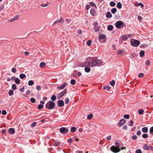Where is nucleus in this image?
Masks as SVG:
<instances>
[{"label": "nucleus", "mask_w": 153, "mask_h": 153, "mask_svg": "<svg viewBox=\"0 0 153 153\" xmlns=\"http://www.w3.org/2000/svg\"><path fill=\"white\" fill-rule=\"evenodd\" d=\"M113 29V26L112 25H110L108 26L107 29L109 31H111Z\"/></svg>", "instance_id": "nucleus-20"}, {"label": "nucleus", "mask_w": 153, "mask_h": 153, "mask_svg": "<svg viewBox=\"0 0 153 153\" xmlns=\"http://www.w3.org/2000/svg\"><path fill=\"white\" fill-rule=\"evenodd\" d=\"M12 72L13 73H15L16 71V68H13L12 69Z\"/></svg>", "instance_id": "nucleus-47"}, {"label": "nucleus", "mask_w": 153, "mask_h": 153, "mask_svg": "<svg viewBox=\"0 0 153 153\" xmlns=\"http://www.w3.org/2000/svg\"><path fill=\"white\" fill-rule=\"evenodd\" d=\"M150 133L151 134H153V126L151 127L149 130Z\"/></svg>", "instance_id": "nucleus-45"}, {"label": "nucleus", "mask_w": 153, "mask_h": 153, "mask_svg": "<svg viewBox=\"0 0 153 153\" xmlns=\"http://www.w3.org/2000/svg\"><path fill=\"white\" fill-rule=\"evenodd\" d=\"M106 37L105 35L103 34H100L99 35L98 39L100 42L105 43L106 42Z\"/></svg>", "instance_id": "nucleus-5"}, {"label": "nucleus", "mask_w": 153, "mask_h": 153, "mask_svg": "<svg viewBox=\"0 0 153 153\" xmlns=\"http://www.w3.org/2000/svg\"><path fill=\"white\" fill-rule=\"evenodd\" d=\"M84 69L85 71L87 73L89 72L91 70L90 68L88 67H85Z\"/></svg>", "instance_id": "nucleus-24"}, {"label": "nucleus", "mask_w": 153, "mask_h": 153, "mask_svg": "<svg viewBox=\"0 0 153 153\" xmlns=\"http://www.w3.org/2000/svg\"><path fill=\"white\" fill-rule=\"evenodd\" d=\"M85 64V66L91 67L99 66L104 64L103 62L101 60L94 59H92L91 61L87 62Z\"/></svg>", "instance_id": "nucleus-1"}, {"label": "nucleus", "mask_w": 153, "mask_h": 153, "mask_svg": "<svg viewBox=\"0 0 153 153\" xmlns=\"http://www.w3.org/2000/svg\"><path fill=\"white\" fill-rule=\"evenodd\" d=\"M2 114L3 115H6V114H7V112H6V111L5 110H3L2 111Z\"/></svg>", "instance_id": "nucleus-53"}, {"label": "nucleus", "mask_w": 153, "mask_h": 153, "mask_svg": "<svg viewBox=\"0 0 153 153\" xmlns=\"http://www.w3.org/2000/svg\"><path fill=\"white\" fill-rule=\"evenodd\" d=\"M43 107V106L42 104H39L38 107V108L39 109H42Z\"/></svg>", "instance_id": "nucleus-48"}, {"label": "nucleus", "mask_w": 153, "mask_h": 153, "mask_svg": "<svg viewBox=\"0 0 153 153\" xmlns=\"http://www.w3.org/2000/svg\"><path fill=\"white\" fill-rule=\"evenodd\" d=\"M145 52L144 51H141L140 53V57L143 56L144 55Z\"/></svg>", "instance_id": "nucleus-33"}, {"label": "nucleus", "mask_w": 153, "mask_h": 153, "mask_svg": "<svg viewBox=\"0 0 153 153\" xmlns=\"http://www.w3.org/2000/svg\"><path fill=\"white\" fill-rule=\"evenodd\" d=\"M12 88L14 90L16 89V86L15 84H13L12 86Z\"/></svg>", "instance_id": "nucleus-40"}, {"label": "nucleus", "mask_w": 153, "mask_h": 153, "mask_svg": "<svg viewBox=\"0 0 153 153\" xmlns=\"http://www.w3.org/2000/svg\"><path fill=\"white\" fill-rule=\"evenodd\" d=\"M67 85L66 82H65L64 84L61 86H58L57 88L59 90H62L65 88Z\"/></svg>", "instance_id": "nucleus-13"}, {"label": "nucleus", "mask_w": 153, "mask_h": 153, "mask_svg": "<svg viewBox=\"0 0 153 153\" xmlns=\"http://www.w3.org/2000/svg\"><path fill=\"white\" fill-rule=\"evenodd\" d=\"M76 80L74 79H72L71 80V83L72 85H74L75 84Z\"/></svg>", "instance_id": "nucleus-38"}, {"label": "nucleus", "mask_w": 153, "mask_h": 153, "mask_svg": "<svg viewBox=\"0 0 153 153\" xmlns=\"http://www.w3.org/2000/svg\"><path fill=\"white\" fill-rule=\"evenodd\" d=\"M106 16L108 18H110L112 17V15L109 11H108L106 14Z\"/></svg>", "instance_id": "nucleus-17"}, {"label": "nucleus", "mask_w": 153, "mask_h": 153, "mask_svg": "<svg viewBox=\"0 0 153 153\" xmlns=\"http://www.w3.org/2000/svg\"><path fill=\"white\" fill-rule=\"evenodd\" d=\"M15 82L17 84H19L20 83V80L18 78H16L15 79Z\"/></svg>", "instance_id": "nucleus-28"}, {"label": "nucleus", "mask_w": 153, "mask_h": 153, "mask_svg": "<svg viewBox=\"0 0 153 153\" xmlns=\"http://www.w3.org/2000/svg\"><path fill=\"white\" fill-rule=\"evenodd\" d=\"M144 112V111L143 109H140L138 111V113L139 114L141 115L143 114Z\"/></svg>", "instance_id": "nucleus-39"}, {"label": "nucleus", "mask_w": 153, "mask_h": 153, "mask_svg": "<svg viewBox=\"0 0 153 153\" xmlns=\"http://www.w3.org/2000/svg\"><path fill=\"white\" fill-rule=\"evenodd\" d=\"M115 81L114 80H112L110 82V85L112 86H114L115 85Z\"/></svg>", "instance_id": "nucleus-41"}, {"label": "nucleus", "mask_w": 153, "mask_h": 153, "mask_svg": "<svg viewBox=\"0 0 153 153\" xmlns=\"http://www.w3.org/2000/svg\"><path fill=\"white\" fill-rule=\"evenodd\" d=\"M103 88L106 91H109L111 88L109 86H105L103 87Z\"/></svg>", "instance_id": "nucleus-27"}, {"label": "nucleus", "mask_w": 153, "mask_h": 153, "mask_svg": "<svg viewBox=\"0 0 153 153\" xmlns=\"http://www.w3.org/2000/svg\"><path fill=\"white\" fill-rule=\"evenodd\" d=\"M135 6H140L141 7H143L144 6L143 4L142 3H136L134 4Z\"/></svg>", "instance_id": "nucleus-23"}, {"label": "nucleus", "mask_w": 153, "mask_h": 153, "mask_svg": "<svg viewBox=\"0 0 153 153\" xmlns=\"http://www.w3.org/2000/svg\"><path fill=\"white\" fill-rule=\"evenodd\" d=\"M4 8V5H3L0 6V11L1 10H3Z\"/></svg>", "instance_id": "nucleus-61"}, {"label": "nucleus", "mask_w": 153, "mask_h": 153, "mask_svg": "<svg viewBox=\"0 0 153 153\" xmlns=\"http://www.w3.org/2000/svg\"><path fill=\"white\" fill-rule=\"evenodd\" d=\"M68 131V129L66 127H62L59 129V131L60 132L63 134L67 133Z\"/></svg>", "instance_id": "nucleus-8"}, {"label": "nucleus", "mask_w": 153, "mask_h": 153, "mask_svg": "<svg viewBox=\"0 0 153 153\" xmlns=\"http://www.w3.org/2000/svg\"><path fill=\"white\" fill-rule=\"evenodd\" d=\"M127 128V126L126 125H125L123 127V129L124 130H126Z\"/></svg>", "instance_id": "nucleus-59"}, {"label": "nucleus", "mask_w": 153, "mask_h": 153, "mask_svg": "<svg viewBox=\"0 0 153 153\" xmlns=\"http://www.w3.org/2000/svg\"><path fill=\"white\" fill-rule=\"evenodd\" d=\"M69 101V99L68 98H66L65 99V102L66 104H68Z\"/></svg>", "instance_id": "nucleus-49"}, {"label": "nucleus", "mask_w": 153, "mask_h": 153, "mask_svg": "<svg viewBox=\"0 0 153 153\" xmlns=\"http://www.w3.org/2000/svg\"><path fill=\"white\" fill-rule=\"evenodd\" d=\"M13 92L12 90H10L8 92V94L9 96H11L13 95Z\"/></svg>", "instance_id": "nucleus-36"}, {"label": "nucleus", "mask_w": 153, "mask_h": 153, "mask_svg": "<svg viewBox=\"0 0 153 153\" xmlns=\"http://www.w3.org/2000/svg\"><path fill=\"white\" fill-rule=\"evenodd\" d=\"M141 134V132L140 130H139L137 132V134L139 136Z\"/></svg>", "instance_id": "nucleus-58"}, {"label": "nucleus", "mask_w": 153, "mask_h": 153, "mask_svg": "<svg viewBox=\"0 0 153 153\" xmlns=\"http://www.w3.org/2000/svg\"><path fill=\"white\" fill-rule=\"evenodd\" d=\"M124 23L120 21H119L116 22L115 24V27L118 29H120L123 27Z\"/></svg>", "instance_id": "nucleus-6"}, {"label": "nucleus", "mask_w": 153, "mask_h": 153, "mask_svg": "<svg viewBox=\"0 0 153 153\" xmlns=\"http://www.w3.org/2000/svg\"><path fill=\"white\" fill-rule=\"evenodd\" d=\"M126 120L124 118L120 119V122L118 123V126L120 127L121 126L126 123Z\"/></svg>", "instance_id": "nucleus-10"}, {"label": "nucleus", "mask_w": 153, "mask_h": 153, "mask_svg": "<svg viewBox=\"0 0 153 153\" xmlns=\"http://www.w3.org/2000/svg\"><path fill=\"white\" fill-rule=\"evenodd\" d=\"M117 9L116 8H113L111 10V12L112 13L114 14L117 12Z\"/></svg>", "instance_id": "nucleus-29"}, {"label": "nucleus", "mask_w": 153, "mask_h": 153, "mask_svg": "<svg viewBox=\"0 0 153 153\" xmlns=\"http://www.w3.org/2000/svg\"><path fill=\"white\" fill-rule=\"evenodd\" d=\"M142 131L143 133H147L148 131V128L147 127H144L142 128Z\"/></svg>", "instance_id": "nucleus-18"}, {"label": "nucleus", "mask_w": 153, "mask_h": 153, "mask_svg": "<svg viewBox=\"0 0 153 153\" xmlns=\"http://www.w3.org/2000/svg\"><path fill=\"white\" fill-rule=\"evenodd\" d=\"M76 130V128L75 127H71V131L72 132H75Z\"/></svg>", "instance_id": "nucleus-35"}, {"label": "nucleus", "mask_w": 153, "mask_h": 153, "mask_svg": "<svg viewBox=\"0 0 153 153\" xmlns=\"http://www.w3.org/2000/svg\"><path fill=\"white\" fill-rule=\"evenodd\" d=\"M129 37V35H123L122 36V39L123 40H125L128 39V38Z\"/></svg>", "instance_id": "nucleus-21"}, {"label": "nucleus", "mask_w": 153, "mask_h": 153, "mask_svg": "<svg viewBox=\"0 0 153 153\" xmlns=\"http://www.w3.org/2000/svg\"><path fill=\"white\" fill-rule=\"evenodd\" d=\"M146 64L147 65H149L150 64V62L149 60H146Z\"/></svg>", "instance_id": "nucleus-63"}, {"label": "nucleus", "mask_w": 153, "mask_h": 153, "mask_svg": "<svg viewBox=\"0 0 153 153\" xmlns=\"http://www.w3.org/2000/svg\"><path fill=\"white\" fill-rule=\"evenodd\" d=\"M115 146H112L110 148V149L113 152L117 153L119 152L120 151V145L119 143L116 142L115 143Z\"/></svg>", "instance_id": "nucleus-2"}, {"label": "nucleus", "mask_w": 153, "mask_h": 153, "mask_svg": "<svg viewBox=\"0 0 153 153\" xmlns=\"http://www.w3.org/2000/svg\"><path fill=\"white\" fill-rule=\"evenodd\" d=\"M111 136H108L106 138V139L108 140H111Z\"/></svg>", "instance_id": "nucleus-60"}, {"label": "nucleus", "mask_w": 153, "mask_h": 153, "mask_svg": "<svg viewBox=\"0 0 153 153\" xmlns=\"http://www.w3.org/2000/svg\"><path fill=\"white\" fill-rule=\"evenodd\" d=\"M24 87L23 86L22 88L20 89L19 91L21 92H23L24 90Z\"/></svg>", "instance_id": "nucleus-64"}, {"label": "nucleus", "mask_w": 153, "mask_h": 153, "mask_svg": "<svg viewBox=\"0 0 153 153\" xmlns=\"http://www.w3.org/2000/svg\"><path fill=\"white\" fill-rule=\"evenodd\" d=\"M67 92V90L66 89H65L63 91L60 93L58 95V99L60 98L63 96Z\"/></svg>", "instance_id": "nucleus-9"}, {"label": "nucleus", "mask_w": 153, "mask_h": 153, "mask_svg": "<svg viewBox=\"0 0 153 153\" xmlns=\"http://www.w3.org/2000/svg\"><path fill=\"white\" fill-rule=\"evenodd\" d=\"M144 74L143 73H140L139 74L138 77H142L144 76Z\"/></svg>", "instance_id": "nucleus-54"}, {"label": "nucleus", "mask_w": 153, "mask_h": 153, "mask_svg": "<svg viewBox=\"0 0 153 153\" xmlns=\"http://www.w3.org/2000/svg\"><path fill=\"white\" fill-rule=\"evenodd\" d=\"M36 89L38 90H41V86L39 85H37L36 87Z\"/></svg>", "instance_id": "nucleus-56"}, {"label": "nucleus", "mask_w": 153, "mask_h": 153, "mask_svg": "<svg viewBox=\"0 0 153 153\" xmlns=\"http://www.w3.org/2000/svg\"><path fill=\"white\" fill-rule=\"evenodd\" d=\"M15 130L13 128H10L8 130V133L9 134H13L14 133Z\"/></svg>", "instance_id": "nucleus-15"}, {"label": "nucleus", "mask_w": 153, "mask_h": 153, "mask_svg": "<svg viewBox=\"0 0 153 153\" xmlns=\"http://www.w3.org/2000/svg\"><path fill=\"white\" fill-rule=\"evenodd\" d=\"M65 21L68 24H69L71 21V20L70 19H66Z\"/></svg>", "instance_id": "nucleus-51"}, {"label": "nucleus", "mask_w": 153, "mask_h": 153, "mask_svg": "<svg viewBox=\"0 0 153 153\" xmlns=\"http://www.w3.org/2000/svg\"><path fill=\"white\" fill-rule=\"evenodd\" d=\"M132 138L133 140H136L137 138V136L136 135H133L132 137Z\"/></svg>", "instance_id": "nucleus-52"}, {"label": "nucleus", "mask_w": 153, "mask_h": 153, "mask_svg": "<svg viewBox=\"0 0 153 153\" xmlns=\"http://www.w3.org/2000/svg\"><path fill=\"white\" fill-rule=\"evenodd\" d=\"M130 124H129V126H133V121L132 120H131L130 121Z\"/></svg>", "instance_id": "nucleus-62"}, {"label": "nucleus", "mask_w": 153, "mask_h": 153, "mask_svg": "<svg viewBox=\"0 0 153 153\" xmlns=\"http://www.w3.org/2000/svg\"><path fill=\"white\" fill-rule=\"evenodd\" d=\"M45 65V64L44 62H41L40 64V66L41 68H44Z\"/></svg>", "instance_id": "nucleus-32"}, {"label": "nucleus", "mask_w": 153, "mask_h": 153, "mask_svg": "<svg viewBox=\"0 0 153 153\" xmlns=\"http://www.w3.org/2000/svg\"><path fill=\"white\" fill-rule=\"evenodd\" d=\"M130 43L132 46L137 47L140 45V42L138 40L132 39L130 40Z\"/></svg>", "instance_id": "nucleus-4"}, {"label": "nucleus", "mask_w": 153, "mask_h": 153, "mask_svg": "<svg viewBox=\"0 0 153 153\" xmlns=\"http://www.w3.org/2000/svg\"><path fill=\"white\" fill-rule=\"evenodd\" d=\"M19 18V15H17L15 17H14L13 18L10 19L9 20V21L10 22H13L15 20L18 19Z\"/></svg>", "instance_id": "nucleus-14"}, {"label": "nucleus", "mask_w": 153, "mask_h": 153, "mask_svg": "<svg viewBox=\"0 0 153 153\" xmlns=\"http://www.w3.org/2000/svg\"><path fill=\"white\" fill-rule=\"evenodd\" d=\"M148 137V135L147 134H144L142 136V137L143 138H146Z\"/></svg>", "instance_id": "nucleus-44"}, {"label": "nucleus", "mask_w": 153, "mask_h": 153, "mask_svg": "<svg viewBox=\"0 0 153 153\" xmlns=\"http://www.w3.org/2000/svg\"><path fill=\"white\" fill-rule=\"evenodd\" d=\"M90 4L91 6H94V7H96V4H94V3L92 2H91L90 3Z\"/></svg>", "instance_id": "nucleus-50"}, {"label": "nucleus", "mask_w": 153, "mask_h": 153, "mask_svg": "<svg viewBox=\"0 0 153 153\" xmlns=\"http://www.w3.org/2000/svg\"><path fill=\"white\" fill-rule=\"evenodd\" d=\"M93 117V115L92 114H89L87 117V118L88 119H90L92 118Z\"/></svg>", "instance_id": "nucleus-43"}, {"label": "nucleus", "mask_w": 153, "mask_h": 153, "mask_svg": "<svg viewBox=\"0 0 153 153\" xmlns=\"http://www.w3.org/2000/svg\"><path fill=\"white\" fill-rule=\"evenodd\" d=\"M123 117L126 119H129L130 118V115L128 114H125L123 116Z\"/></svg>", "instance_id": "nucleus-37"}, {"label": "nucleus", "mask_w": 153, "mask_h": 153, "mask_svg": "<svg viewBox=\"0 0 153 153\" xmlns=\"http://www.w3.org/2000/svg\"><path fill=\"white\" fill-rule=\"evenodd\" d=\"M143 148L145 150H148L149 149V147L146 144H145L144 145Z\"/></svg>", "instance_id": "nucleus-22"}, {"label": "nucleus", "mask_w": 153, "mask_h": 153, "mask_svg": "<svg viewBox=\"0 0 153 153\" xmlns=\"http://www.w3.org/2000/svg\"><path fill=\"white\" fill-rule=\"evenodd\" d=\"M90 13L92 16H94L95 15V11L94 9H91L90 10Z\"/></svg>", "instance_id": "nucleus-26"}, {"label": "nucleus", "mask_w": 153, "mask_h": 153, "mask_svg": "<svg viewBox=\"0 0 153 153\" xmlns=\"http://www.w3.org/2000/svg\"><path fill=\"white\" fill-rule=\"evenodd\" d=\"M19 77L21 79H23L26 77V76L25 74H20Z\"/></svg>", "instance_id": "nucleus-19"}, {"label": "nucleus", "mask_w": 153, "mask_h": 153, "mask_svg": "<svg viewBox=\"0 0 153 153\" xmlns=\"http://www.w3.org/2000/svg\"><path fill=\"white\" fill-rule=\"evenodd\" d=\"M92 41L91 40H89L87 42V44L89 46L91 45Z\"/></svg>", "instance_id": "nucleus-42"}, {"label": "nucleus", "mask_w": 153, "mask_h": 153, "mask_svg": "<svg viewBox=\"0 0 153 153\" xmlns=\"http://www.w3.org/2000/svg\"><path fill=\"white\" fill-rule=\"evenodd\" d=\"M36 125V123L35 122H33L32 124H31V126L33 127H35Z\"/></svg>", "instance_id": "nucleus-57"}, {"label": "nucleus", "mask_w": 153, "mask_h": 153, "mask_svg": "<svg viewBox=\"0 0 153 153\" xmlns=\"http://www.w3.org/2000/svg\"><path fill=\"white\" fill-rule=\"evenodd\" d=\"M63 22H64L63 19L62 18V17H61L60 20L58 19V20H57L56 21H54V22H53V25H54L57 24V23H58L59 22H60L63 24Z\"/></svg>", "instance_id": "nucleus-11"}, {"label": "nucleus", "mask_w": 153, "mask_h": 153, "mask_svg": "<svg viewBox=\"0 0 153 153\" xmlns=\"http://www.w3.org/2000/svg\"><path fill=\"white\" fill-rule=\"evenodd\" d=\"M31 102L33 103H34L35 102V99L33 98H31L30 99Z\"/></svg>", "instance_id": "nucleus-46"}, {"label": "nucleus", "mask_w": 153, "mask_h": 153, "mask_svg": "<svg viewBox=\"0 0 153 153\" xmlns=\"http://www.w3.org/2000/svg\"><path fill=\"white\" fill-rule=\"evenodd\" d=\"M53 144L54 146H59L61 144V143L59 142L55 141L53 142Z\"/></svg>", "instance_id": "nucleus-16"}, {"label": "nucleus", "mask_w": 153, "mask_h": 153, "mask_svg": "<svg viewBox=\"0 0 153 153\" xmlns=\"http://www.w3.org/2000/svg\"><path fill=\"white\" fill-rule=\"evenodd\" d=\"M136 153H142V151L140 149H137L135 152Z\"/></svg>", "instance_id": "nucleus-55"}, {"label": "nucleus", "mask_w": 153, "mask_h": 153, "mask_svg": "<svg viewBox=\"0 0 153 153\" xmlns=\"http://www.w3.org/2000/svg\"><path fill=\"white\" fill-rule=\"evenodd\" d=\"M55 106V104L53 102L49 101L45 105V107L48 109L51 110Z\"/></svg>", "instance_id": "nucleus-3"}, {"label": "nucleus", "mask_w": 153, "mask_h": 153, "mask_svg": "<svg viewBox=\"0 0 153 153\" xmlns=\"http://www.w3.org/2000/svg\"><path fill=\"white\" fill-rule=\"evenodd\" d=\"M59 106L62 107L64 106L65 104L63 100H59L58 101Z\"/></svg>", "instance_id": "nucleus-12"}, {"label": "nucleus", "mask_w": 153, "mask_h": 153, "mask_svg": "<svg viewBox=\"0 0 153 153\" xmlns=\"http://www.w3.org/2000/svg\"><path fill=\"white\" fill-rule=\"evenodd\" d=\"M34 84L33 81L32 80H29L28 82V84L29 86H31Z\"/></svg>", "instance_id": "nucleus-30"}, {"label": "nucleus", "mask_w": 153, "mask_h": 153, "mask_svg": "<svg viewBox=\"0 0 153 153\" xmlns=\"http://www.w3.org/2000/svg\"><path fill=\"white\" fill-rule=\"evenodd\" d=\"M117 7L119 9H121L122 7V5L121 3L120 2H118L117 3Z\"/></svg>", "instance_id": "nucleus-25"}, {"label": "nucleus", "mask_w": 153, "mask_h": 153, "mask_svg": "<svg viewBox=\"0 0 153 153\" xmlns=\"http://www.w3.org/2000/svg\"><path fill=\"white\" fill-rule=\"evenodd\" d=\"M51 100L53 101H55L56 99V97L55 95H53L51 98Z\"/></svg>", "instance_id": "nucleus-34"}, {"label": "nucleus", "mask_w": 153, "mask_h": 153, "mask_svg": "<svg viewBox=\"0 0 153 153\" xmlns=\"http://www.w3.org/2000/svg\"><path fill=\"white\" fill-rule=\"evenodd\" d=\"M94 26V30L95 32H98L99 31L100 27L98 26V23L97 22H95L93 23Z\"/></svg>", "instance_id": "nucleus-7"}, {"label": "nucleus", "mask_w": 153, "mask_h": 153, "mask_svg": "<svg viewBox=\"0 0 153 153\" xmlns=\"http://www.w3.org/2000/svg\"><path fill=\"white\" fill-rule=\"evenodd\" d=\"M110 5L111 7H113L115 6L116 4L113 1H111L110 3Z\"/></svg>", "instance_id": "nucleus-31"}]
</instances>
